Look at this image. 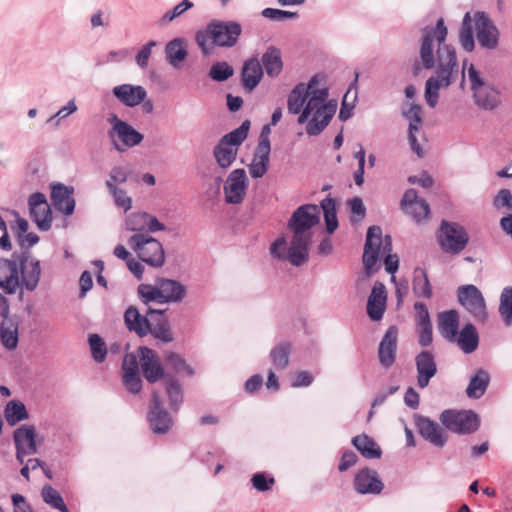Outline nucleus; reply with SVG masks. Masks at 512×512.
Segmentation results:
<instances>
[{"instance_id": "obj_1", "label": "nucleus", "mask_w": 512, "mask_h": 512, "mask_svg": "<svg viewBox=\"0 0 512 512\" xmlns=\"http://www.w3.org/2000/svg\"><path fill=\"white\" fill-rule=\"evenodd\" d=\"M448 30L444 19L439 18L434 27L425 26L421 29L419 39V60L413 64V74L418 75L422 68L430 70L435 68V76L427 79L425 84V100L434 108L439 99L441 87H449L459 74V65L455 48L446 44Z\"/></svg>"}, {"instance_id": "obj_2", "label": "nucleus", "mask_w": 512, "mask_h": 512, "mask_svg": "<svg viewBox=\"0 0 512 512\" xmlns=\"http://www.w3.org/2000/svg\"><path fill=\"white\" fill-rule=\"evenodd\" d=\"M21 250L15 251L10 258H0V289L9 295L18 289L34 291L40 280V261L31 257L30 248L39 242V236L27 232L16 239Z\"/></svg>"}, {"instance_id": "obj_3", "label": "nucleus", "mask_w": 512, "mask_h": 512, "mask_svg": "<svg viewBox=\"0 0 512 512\" xmlns=\"http://www.w3.org/2000/svg\"><path fill=\"white\" fill-rule=\"evenodd\" d=\"M320 221V210L316 204L299 206L288 221L293 237L288 248V258L292 265L301 266L308 261V247L312 239L310 229Z\"/></svg>"}, {"instance_id": "obj_4", "label": "nucleus", "mask_w": 512, "mask_h": 512, "mask_svg": "<svg viewBox=\"0 0 512 512\" xmlns=\"http://www.w3.org/2000/svg\"><path fill=\"white\" fill-rule=\"evenodd\" d=\"M242 27L236 21L212 20L205 29L196 32L195 41L204 55L215 46L230 48L236 45Z\"/></svg>"}, {"instance_id": "obj_5", "label": "nucleus", "mask_w": 512, "mask_h": 512, "mask_svg": "<svg viewBox=\"0 0 512 512\" xmlns=\"http://www.w3.org/2000/svg\"><path fill=\"white\" fill-rule=\"evenodd\" d=\"M128 245L139 259L151 267L160 268L165 263V252L160 241L147 233H136L128 239Z\"/></svg>"}, {"instance_id": "obj_6", "label": "nucleus", "mask_w": 512, "mask_h": 512, "mask_svg": "<svg viewBox=\"0 0 512 512\" xmlns=\"http://www.w3.org/2000/svg\"><path fill=\"white\" fill-rule=\"evenodd\" d=\"M436 239L444 253L458 255L466 248L469 235L461 224L442 220L436 233Z\"/></svg>"}, {"instance_id": "obj_7", "label": "nucleus", "mask_w": 512, "mask_h": 512, "mask_svg": "<svg viewBox=\"0 0 512 512\" xmlns=\"http://www.w3.org/2000/svg\"><path fill=\"white\" fill-rule=\"evenodd\" d=\"M439 420L448 431L458 435H470L480 426V418L472 410L446 409L440 414Z\"/></svg>"}, {"instance_id": "obj_8", "label": "nucleus", "mask_w": 512, "mask_h": 512, "mask_svg": "<svg viewBox=\"0 0 512 512\" xmlns=\"http://www.w3.org/2000/svg\"><path fill=\"white\" fill-rule=\"evenodd\" d=\"M468 78L475 104L484 110L495 109L500 103L499 91L493 85L484 81L473 64L468 68Z\"/></svg>"}, {"instance_id": "obj_9", "label": "nucleus", "mask_w": 512, "mask_h": 512, "mask_svg": "<svg viewBox=\"0 0 512 512\" xmlns=\"http://www.w3.org/2000/svg\"><path fill=\"white\" fill-rule=\"evenodd\" d=\"M112 129L108 135L117 151H124L126 148L134 147L143 140V135L135 130L127 122L120 120L116 115L109 118Z\"/></svg>"}, {"instance_id": "obj_10", "label": "nucleus", "mask_w": 512, "mask_h": 512, "mask_svg": "<svg viewBox=\"0 0 512 512\" xmlns=\"http://www.w3.org/2000/svg\"><path fill=\"white\" fill-rule=\"evenodd\" d=\"M459 303L480 322L486 321L488 313L481 291L472 284L460 286L457 290Z\"/></svg>"}, {"instance_id": "obj_11", "label": "nucleus", "mask_w": 512, "mask_h": 512, "mask_svg": "<svg viewBox=\"0 0 512 512\" xmlns=\"http://www.w3.org/2000/svg\"><path fill=\"white\" fill-rule=\"evenodd\" d=\"M476 37L479 45L487 50H494L499 44L500 32L488 14L477 11L474 14Z\"/></svg>"}, {"instance_id": "obj_12", "label": "nucleus", "mask_w": 512, "mask_h": 512, "mask_svg": "<svg viewBox=\"0 0 512 512\" xmlns=\"http://www.w3.org/2000/svg\"><path fill=\"white\" fill-rule=\"evenodd\" d=\"M147 420L155 434H166L172 427L173 419L163 407V402L157 391H153Z\"/></svg>"}, {"instance_id": "obj_13", "label": "nucleus", "mask_w": 512, "mask_h": 512, "mask_svg": "<svg viewBox=\"0 0 512 512\" xmlns=\"http://www.w3.org/2000/svg\"><path fill=\"white\" fill-rule=\"evenodd\" d=\"M139 361L144 378L149 383L165 380V369L155 350L146 346L139 347Z\"/></svg>"}, {"instance_id": "obj_14", "label": "nucleus", "mask_w": 512, "mask_h": 512, "mask_svg": "<svg viewBox=\"0 0 512 512\" xmlns=\"http://www.w3.org/2000/svg\"><path fill=\"white\" fill-rule=\"evenodd\" d=\"M31 220L42 231H48L52 225V212L46 197L41 192H35L28 198Z\"/></svg>"}, {"instance_id": "obj_15", "label": "nucleus", "mask_w": 512, "mask_h": 512, "mask_svg": "<svg viewBox=\"0 0 512 512\" xmlns=\"http://www.w3.org/2000/svg\"><path fill=\"white\" fill-rule=\"evenodd\" d=\"M337 107V100L331 99L327 102V105L312 108L311 118L306 125V133L309 136L321 134L334 117Z\"/></svg>"}, {"instance_id": "obj_16", "label": "nucleus", "mask_w": 512, "mask_h": 512, "mask_svg": "<svg viewBox=\"0 0 512 512\" xmlns=\"http://www.w3.org/2000/svg\"><path fill=\"white\" fill-rule=\"evenodd\" d=\"M382 229L379 226H371L367 230L366 241L363 252V264L368 276L374 273L373 267L379 258L381 246Z\"/></svg>"}, {"instance_id": "obj_17", "label": "nucleus", "mask_w": 512, "mask_h": 512, "mask_svg": "<svg viewBox=\"0 0 512 512\" xmlns=\"http://www.w3.org/2000/svg\"><path fill=\"white\" fill-rule=\"evenodd\" d=\"M415 426L418 433L432 445L442 448L447 442V436L440 425L429 417L422 415L414 416Z\"/></svg>"}, {"instance_id": "obj_18", "label": "nucleus", "mask_w": 512, "mask_h": 512, "mask_svg": "<svg viewBox=\"0 0 512 512\" xmlns=\"http://www.w3.org/2000/svg\"><path fill=\"white\" fill-rule=\"evenodd\" d=\"M247 188V176L244 169H235L227 177L224 185L225 200L230 204L243 201Z\"/></svg>"}, {"instance_id": "obj_19", "label": "nucleus", "mask_w": 512, "mask_h": 512, "mask_svg": "<svg viewBox=\"0 0 512 512\" xmlns=\"http://www.w3.org/2000/svg\"><path fill=\"white\" fill-rule=\"evenodd\" d=\"M354 489L359 494H380L384 484L379 478L378 473L370 468H363L358 471L354 478Z\"/></svg>"}, {"instance_id": "obj_20", "label": "nucleus", "mask_w": 512, "mask_h": 512, "mask_svg": "<svg viewBox=\"0 0 512 512\" xmlns=\"http://www.w3.org/2000/svg\"><path fill=\"white\" fill-rule=\"evenodd\" d=\"M147 315L150 317L149 334L164 343L172 342L174 337L165 310L148 308Z\"/></svg>"}, {"instance_id": "obj_21", "label": "nucleus", "mask_w": 512, "mask_h": 512, "mask_svg": "<svg viewBox=\"0 0 512 512\" xmlns=\"http://www.w3.org/2000/svg\"><path fill=\"white\" fill-rule=\"evenodd\" d=\"M417 370V385L420 388H426L430 380L437 373V364L434 354L429 350H423L415 357Z\"/></svg>"}, {"instance_id": "obj_22", "label": "nucleus", "mask_w": 512, "mask_h": 512, "mask_svg": "<svg viewBox=\"0 0 512 512\" xmlns=\"http://www.w3.org/2000/svg\"><path fill=\"white\" fill-rule=\"evenodd\" d=\"M398 329L396 326H390L382 337L379 348L378 358L384 368H390L396 360Z\"/></svg>"}, {"instance_id": "obj_23", "label": "nucleus", "mask_w": 512, "mask_h": 512, "mask_svg": "<svg viewBox=\"0 0 512 512\" xmlns=\"http://www.w3.org/2000/svg\"><path fill=\"white\" fill-rule=\"evenodd\" d=\"M2 317L3 320L0 325L1 343L6 349L13 350L17 347L19 341V320L16 316L9 315V308L7 305L2 311Z\"/></svg>"}, {"instance_id": "obj_24", "label": "nucleus", "mask_w": 512, "mask_h": 512, "mask_svg": "<svg viewBox=\"0 0 512 512\" xmlns=\"http://www.w3.org/2000/svg\"><path fill=\"white\" fill-rule=\"evenodd\" d=\"M387 293L385 285L376 281L367 301V314L373 321L382 319L386 309Z\"/></svg>"}, {"instance_id": "obj_25", "label": "nucleus", "mask_w": 512, "mask_h": 512, "mask_svg": "<svg viewBox=\"0 0 512 512\" xmlns=\"http://www.w3.org/2000/svg\"><path fill=\"white\" fill-rule=\"evenodd\" d=\"M72 195V187H68L61 183L52 185L51 199L54 207L66 216L71 215L75 209V200Z\"/></svg>"}, {"instance_id": "obj_26", "label": "nucleus", "mask_w": 512, "mask_h": 512, "mask_svg": "<svg viewBox=\"0 0 512 512\" xmlns=\"http://www.w3.org/2000/svg\"><path fill=\"white\" fill-rule=\"evenodd\" d=\"M113 95L125 106L135 107L142 103L146 97L147 92L143 86L122 84L113 88Z\"/></svg>"}, {"instance_id": "obj_27", "label": "nucleus", "mask_w": 512, "mask_h": 512, "mask_svg": "<svg viewBox=\"0 0 512 512\" xmlns=\"http://www.w3.org/2000/svg\"><path fill=\"white\" fill-rule=\"evenodd\" d=\"M124 323L130 332H134L138 337L143 338L149 334L150 317L142 315L135 306H129L124 312Z\"/></svg>"}, {"instance_id": "obj_28", "label": "nucleus", "mask_w": 512, "mask_h": 512, "mask_svg": "<svg viewBox=\"0 0 512 512\" xmlns=\"http://www.w3.org/2000/svg\"><path fill=\"white\" fill-rule=\"evenodd\" d=\"M263 76V68L256 57L247 59L242 67L241 81L243 87L249 92L260 83Z\"/></svg>"}, {"instance_id": "obj_29", "label": "nucleus", "mask_w": 512, "mask_h": 512, "mask_svg": "<svg viewBox=\"0 0 512 512\" xmlns=\"http://www.w3.org/2000/svg\"><path fill=\"white\" fill-rule=\"evenodd\" d=\"M459 328V315L454 309L439 314L438 329L449 342L456 341Z\"/></svg>"}, {"instance_id": "obj_30", "label": "nucleus", "mask_w": 512, "mask_h": 512, "mask_svg": "<svg viewBox=\"0 0 512 512\" xmlns=\"http://www.w3.org/2000/svg\"><path fill=\"white\" fill-rule=\"evenodd\" d=\"M36 430L33 425H22L13 432L15 447L27 449L28 453H37Z\"/></svg>"}, {"instance_id": "obj_31", "label": "nucleus", "mask_w": 512, "mask_h": 512, "mask_svg": "<svg viewBox=\"0 0 512 512\" xmlns=\"http://www.w3.org/2000/svg\"><path fill=\"white\" fill-rule=\"evenodd\" d=\"M158 284L166 303L180 302L186 295V287L177 280L161 278Z\"/></svg>"}, {"instance_id": "obj_32", "label": "nucleus", "mask_w": 512, "mask_h": 512, "mask_svg": "<svg viewBox=\"0 0 512 512\" xmlns=\"http://www.w3.org/2000/svg\"><path fill=\"white\" fill-rule=\"evenodd\" d=\"M490 383L489 373L480 368L478 369L469 381L466 388V394L471 399H479L486 392Z\"/></svg>"}, {"instance_id": "obj_33", "label": "nucleus", "mask_w": 512, "mask_h": 512, "mask_svg": "<svg viewBox=\"0 0 512 512\" xmlns=\"http://www.w3.org/2000/svg\"><path fill=\"white\" fill-rule=\"evenodd\" d=\"M308 88L305 83L297 84L289 93L287 98L288 112L293 115H297L305 107L308 97Z\"/></svg>"}, {"instance_id": "obj_34", "label": "nucleus", "mask_w": 512, "mask_h": 512, "mask_svg": "<svg viewBox=\"0 0 512 512\" xmlns=\"http://www.w3.org/2000/svg\"><path fill=\"white\" fill-rule=\"evenodd\" d=\"M352 444L367 459H377L382 455L379 445L366 434L353 437Z\"/></svg>"}, {"instance_id": "obj_35", "label": "nucleus", "mask_w": 512, "mask_h": 512, "mask_svg": "<svg viewBox=\"0 0 512 512\" xmlns=\"http://www.w3.org/2000/svg\"><path fill=\"white\" fill-rule=\"evenodd\" d=\"M261 62L269 77H277L283 67L281 52L275 46H269L262 55Z\"/></svg>"}, {"instance_id": "obj_36", "label": "nucleus", "mask_w": 512, "mask_h": 512, "mask_svg": "<svg viewBox=\"0 0 512 512\" xmlns=\"http://www.w3.org/2000/svg\"><path fill=\"white\" fill-rule=\"evenodd\" d=\"M457 335V343L464 353L470 354L477 349L479 336L473 324H466Z\"/></svg>"}, {"instance_id": "obj_37", "label": "nucleus", "mask_w": 512, "mask_h": 512, "mask_svg": "<svg viewBox=\"0 0 512 512\" xmlns=\"http://www.w3.org/2000/svg\"><path fill=\"white\" fill-rule=\"evenodd\" d=\"M238 155V148L231 145H225L221 140L213 148V156L217 165L222 169L229 168Z\"/></svg>"}, {"instance_id": "obj_38", "label": "nucleus", "mask_w": 512, "mask_h": 512, "mask_svg": "<svg viewBox=\"0 0 512 512\" xmlns=\"http://www.w3.org/2000/svg\"><path fill=\"white\" fill-rule=\"evenodd\" d=\"M165 390L169 399L170 407L177 412L183 402V390L178 380L170 373L165 376Z\"/></svg>"}, {"instance_id": "obj_39", "label": "nucleus", "mask_w": 512, "mask_h": 512, "mask_svg": "<svg viewBox=\"0 0 512 512\" xmlns=\"http://www.w3.org/2000/svg\"><path fill=\"white\" fill-rule=\"evenodd\" d=\"M413 283L412 289L413 293L417 297L423 298H431L432 297V287L430 281L428 279V275L423 268L417 267L413 272Z\"/></svg>"}, {"instance_id": "obj_40", "label": "nucleus", "mask_w": 512, "mask_h": 512, "mask_svg": "<svg viewBox=\"0 0 512 512\" xmlns=\"http://www.w3.org/2000/svg\"><path fill=\"white\" fill-rule=\"evenodd\" d=\"M473 21L474 17L472 18L470 12H467L463 17L461 28L459 31V43L461 47L467 52H472L475 48L472 26Z\"/></svg>"}, {"instance_id": "obj_41", "label": "nucleus", "mask_w": 512, "mask_h": 512, "mask_svg": "<svg viewBox=\"0 0 512 512\" xmlns=\"http://www.w3.org/2000/svg\"><path fill=\"white\" fill-rule=\"evenodd\" d=\"M165 53L168 63L173 67H178L179 63L187 57V50L180 38L169 41L166 44Z\"/></svg>"}, {"instance_id": "obj_42", "label": "nucleus", "mask_w": 512, "mask_h": 512, "mask_svg": "<svg viewBox=\"0 0 512 512\" xmlns=\"http://www.w3.org/2000/svg\"><path fill=\"white\" fill-rule=\"evenodd\" d=\"M291 353V344L287 341L280 342L270 351V359L274 367L278 370H284L289 364Z\"/></svg>"}, {"instance_id": "obj_43", "label": "nucleus", "mask_w": 512, "mask_h": 512, "mask_svg": "<svg viewBox=\"0 0 512 512\" xmlns=\"http://www.w3.org/2000/svg\"><path fill=\"white\" fill-rule=\"evenodd\" d=\"M320 207L323 210L326 230L332 234L338 228L336 201L331 196H327L321 201Z\"/></svg>"}, {"instance_id": "obj_44", "label": "nucleus", "mask_w": 512, "mask_h": 512, "mask_svg": "<svg viewBox=\"0 0 512 512\" xmlns=\"http://www.w3.org/2000/svg\"><path fill=\"white\" fill-rule=\"evenodd\" d=\"M29 414L26 406L19 400L10 401L5 408V419L11 426L28 419Z\"/></svg>"}, {"instance_id": "obj_45", "label": "nucleus", "mask_w": 512, "mask_h": 512, "mask_svg": "<svg viewBox=\"0 0 512 512\" xmlns=\"http://www.w3.org/2000/svg\"><path fill=\"white\" fill-rule=\"evenodd\" d=\"M270 151L255 150L254 157L249 165V172L253 178H261L265 175L269 166Z\"/></svg>"}, {"instance_id": "obj_46", "label": "nucleus", "mask_w": 512, "mask_h": 512, "mask_svg": "<svg viewBox=\"0 0 512 512\" xmlns=\"http://www.w3.org/2000/svg\"><path fill=\"white\" fill-rule=\"evenodd\" d=\"M249 129L250 121L244 120L238 128L225 134L220 140L225 145H231L235 148H238V146H240L247 138Z\"/></svg>"}, {"instance_id": "obj_47", "label": "nucleus", "mask_w": 512, "mask_h": 512, "mask_svg": "<svg viewBox=\"0 0 512 512\" xmlns=\"http://www.w3.org/2000/svg\"><path fill=\"white\" fill-rule=\"evenodd\" d=\"M138 295L144 304L155 302L157 304H165L164 296L161 294L160 286L151 284H140L138 286Z\"/></svg>"}, {"instance_id": "obj_48", "label": "nucleus", "mask_w": 512, "mask_h": 512, "mask_svg": "<svg viewBox=\"0 0 512 512\" xmlns=\"http://www.w3.org/2000/svg\"><path fill=\"white\" fill-rule=\"evenodd\" d=\"M165 365L171 369L175 374L186 373L189 376L194 374L193 369L186 363V361L175 352H169L165 356Z\"/></svg>"}, {"instance_id": "obj_49", "label": "nucleus", "mask_w": 512, "mask_h": 512, "mask_svg": "<svg viewBox=\"0 0 512 512\" xmlns=\"http://www.w3.org/2000/svg\"><path fill=\"white\" fill-rule=\"evenodd\" d=\"M499 313L504 320L505 325L512 324V287L503 288L500 295Z\"/></svg>"}, {"instance_id": "obj_50", "label": "nucleus", "mask_w": 512, "mask_h": 512, "mask_svg": "<svg viewBox=\"0 0 512 512\" xmlns=\"http://www.w3.org/2000/svg\"><path fill=\"white\" fill-rule=\"evenodd\" d=\"M41 495L43 501L51 507L58 509L61 512H69L61 494L53 487L46 485L42 488Z\"/></svg>"}, {"instance_id": "obj_51", "label": "nucleus", "mask_w": 512, "mask_h": 512, "mask_svg": "<svg viewBox=\"0 0 512 512\" xmlns=\"http://www.w3.org/2000/svg\"><path fill=\"white\" fill-rule=\"evenodd\" d=\"M147 217V212H134L129 214L125 220L126 229L136 233H146Z\"/></svg>"}, {"instance_id": "obj_52", "label": "nucleus", "mask_w": 512, "mask_h": 512, "mask_svg": "<svg viewBox=\"0 0 512 512\" xmlns=\"http://www.w3.org/2000/svg\"><path fill=\"white\" fill-rule=\"evenodd\" d=\"M89 345L91 349L92 358L97 363H102L108 353V349L104 340L98 334L89 335Z\"/></svg>"}, {"instance_id": "obj_53", "label": "nucleus", "mask_w": 512, "mask_h": 512, "mask_svg": "<svg viewBox=\"0 0 512 512\" xmlns=\"http://www.w3.org/2000/svg\"><path fill=\"white\" fill-rule=\"evenodd\" d=\"M234 74V69L227 62H216L209 70V77L217 82H223Z\"/></svg>"}, {"instance_id": "obj_54", "label": "nucleus", "mask_w": 512, "mask_h": 512, "mask_svg": "<svg viewBox=\"0 0 512 512\" xmlns=\"http://www.w3.org/2000/svg\"><path fill=\"white\" fill-rule=\"evenodd\" d=\"M107 190L118 208H122L124 212H127L132 208V198L127 195L125 190L115 186H112L111 189Z\"/></svg>"}, {"instance_id": "obj_55", "label": "nucleus", "mask_w": 512, "mask_h": 512, "mask_svg": "<svg viewBox=\"0 0 512 512\" xmlns=\"http://www.w3.org/2000/svg\"><path fill=\"white\" fill-rule=\"evenodd\" d=\"M492 205L496 210L506 209L512 212V192L507 188L500 189L493 197Z\"/></svg>"}, {"instance_id": "obj_56", "label": "nucleus", "mask_w": 512, "mask_h": 512, "mask_svg": "<svg viewBox=\"0 0 512 512\" xmlns=\"http://www.w3.org/2000/svg\"><path fill=\"white\" fill-rule=\"evenodd\" d=\"M420 105L412 103L407 110H403V116L409 120V130H419L423 120Z\"/></svg>"}, {"instance_id": "obj_57", "label": "nucleus", "mask_w": 512, "mask_h": 512, "mask_svg": "<svg viewBox=\"0 0 512 512\" xmlns=\"http://www.w3.org/2000/svg\"><path fill=\"white\" fill-rule=\"evenodd\" d=\"M128 179V171L122 166H114L109 172V178L105 183L107 189H111L112 186L119 187V185L125 183Z\"/></svg>"}, {"instance_id": "obj_58", "label": "nucleus", "mask_w": 512, "mask_h": 512, "mask_svg": "<svg viewBox=\"0 0 512 512\" xmlns=\"http://www.w3.org/2000/svg\"><path fill=\"white\" fill-rule=\"evenodd\" d=\"M405 211L411 215L415 221L419 222L428 217L430 213V207L426 200L420 199Z\"/></svg>"}, {"instance_id": "obj_59", "label": "nucleus", "mask_w": 512, "mask_h": 512, "mask_svg": "<svg viewBox=\"0 0 512 512\" xmlns=\"http://www.w3.org/2000/svg\"><path fill=\"white\" fill-rule=\"evenodd\" d=\"M261 15L267 19L275 21H284L286 19H294L298 17L297 12H291L276 8H265L262 10Z\"/></svg>"}, {"instance_id": "obj_60", "label": "nucleus", "mask_w": 512, "mask_h": 512, "mask_svg": "<svg viewBox=\"0 0 512 512\" xmlns=\"http://www.w3.org/2000/svg\"><path fill=\"white\" fill-rule=\"evenodd\" d=\"M329 92L327 88L313 89L310 91L307 105L317 108L321 105H327Z\"/></svg>"}, {"instance_id": "obj_61", "label": "nucleus", "mask_w": 512, "mask_h": 512, "mask_svg": "<svg viewBox=\"0 0 512 512\" xmlns=\"http://www.w3.org/2000/svg\"><path fill=\"white\" fill-rule=\"evenodd\" d=\"M193 7L190 0H182L172 10L167 11L161 18V22L166 24L174 20L176 17L182 15L185 11Z\"/></svg>"}, {"instance_id": "obj_62", "label": "nucleus", "mask_w": 512, "mask_h": 512, "mask_svg": "<svg viewBox=\"0 0 512 512\" xmlns=\"http://www.w3.org/2000/svg\"><path fill=\"white\" fill-rule=\"evenodd\" d=\"M139 348L137 352L126 353L122 362L123 373H139Z\"/></svg>"}, {"instance_id": "obj_63", "label": "nucleus", "mask_w": 512, "mask_h": 512, "mask_svg": "<svg viewBox=\"0 0 512 512\" xmlns=\"http://www.w3.org/2000/svg\"><path fill=\"white\" fill-rule=\"evenodd\" d=\"M123 384L132 394H138L142 389V380L139 373H123Z\"/></svg>"}, {"instance_id": "obj_64", "label": "nucleus", "mask_w": 512, "mask_h": 512, "mask_svg": "<svg viewBox=\"0 0 512 512\" xmlns=\"http://www.w3.org/2000/svg\"><path fill=\"white\" fill-rule=\"evenodd\" d=\"M353 221H361L366 215V208L360 197H353L348 201Z\"/></svg>"}]
</instances>
